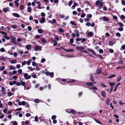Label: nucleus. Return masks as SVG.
Instances as JSON below:
<instances>
[{"instance_id":"nucleus-17","label":"nucleus","mask_w":125,"mask_h":125,"mask_svg":"<svg viewBox=\"0 0 125 125\" xmlns=\"http://www.w3.org/2000/svg\"><path fill=\"white\" fill-rule=\"evenodd\" d=\"M109 82V84L111 86H114L115 84V83L114 82Z\"/></svg>"},{"instance_id":"nucleus-31","label":"nucleus","mask_w":125,"mask_h":125,"mask_svg":"<svg viewBox=\"0 0 125 125\" xmlns=\"http://www.w3.org/2000/svg\"><path fill=\"white\" fill-rule=\"evenodd\" d=\"M75 81V80H70L68 81V82L70 83H72L74 82Z\"/></svg>"},{"instance_id":"nucleus-23","label":"nucleus","mask_w":125,"mask_h":125,"mask_svg":"<svg viewBox=\"0 0 125 125\" xmlns=\"http://www.w3.org/2000/svg\"><path fill=\"white\" fill-rule=\"evenodd\" d=\"M116 76V75L114 74H112L110 76H109L108 78H112L114 77H115Z\"/></svg>"},{"instance_id":"nucleus-3","label":"nucleus","mask_w":125,"mask_h":125,"mask_svg":"<svg viewBox=\"0 0 125 125\" xmlns=\"http://www.w3.org/2000/svg\"><path fill=\"white\" fill-rule=\"evenodd\" d=\"M76 49L78 51H81L82 50H84V48L83 47H76Z\"/></svg>"},{"instance_id":"nucleus-22","label":"nucleus","mask_w":125,"mask_h":125,"mask_svg":"<svg viewBox=\"0 0 125 125\" xmlns=\"http://www.w3.org/2000/svg\"><path fill=\"white\" fill-rule=\"evenodd\" d=\"M94 120L96 123H98L100 124H101V122L99 120L95 119H94Z\"/></svg>"},{"instance_id":"nucleus-2","label":"nucleus","mask_w":125,"mask_h":125,"mask_svg":"<svg viewBox=\"0 0 125 125\" xmlns=\"http://www.w3.org/2000/svg\"><path fill=\"white\" fill-rule=\"evenodd\" d=\"M42 47L39 45H35L34 48V50L35 51H38L39 50H41Z\"/></svg>"},{"instance_id":"nucleus-14","label":"nucleus","mask_w":125,"mask_h":125,"mask_svg":"<svg viewBox=\"0 0 125 125\" xmlns=\"http://www.w3.org/2000/svg\"><path fill=\"white\" fill-rule=\"evenodd\" d=\"M93 35V33L91 32H89L87 33V35L90 37L92 36Z\"/></svg>"},{"instance_id":"nucleus-1","label":"nucleus","mask_w":125,"mask_h":125,"mask_svg":"<svg viewBox=\"0 0 125 125\" xmlns=\"http://www.w3.org/2000/svg\"><path fill=\"white\" fill-rule=\"evenodd\" d=\"M23 76L26 80H28L31 78V76L30 75H29L27 73H23Z\"/></svg>"},{"instance_id":"nucleus-12","label":"nucleus","mask_w":125,"mask_h":125,"mask_svg":"<svg viewBox=\"0 0 125 125\" xmlns=\"http://www.w3.org/2000/svg\"><path fill=\"white\" fill-rule=\"evenodd\" d=\"M101 3H103L102 2H100L99 0L95 2L96 5H97L101 4Z\"/></svg>"},{"instance_id":"nucleus-48","label":"nucleus","mask_w":125,"mask_h":125,"mask_svg":"<svg viewBox=\"0 0 125 125\" xmlns=\"http://www.w3.org/2000/svg\"><path fill=\"white\" fill-rule=\"evenodd\" d=\"M71 112L72 113L74 114L76 113V111L74 110H72L71 111Z\"/></svg>"},{"instance_id":"nucleus-18","label":"nucleus","mask_w":125,"mask_h":125,"mask_svg":"<svg viewBox=\"0 0 125 125\" xmlns=\"http://www.w3.org/2000/svg\"><path fill=\"white\" fill-rule=\"evenodd\" d=\"M38 33H42L43 32V31L42 29H38Z\"/></svg>"},{"instance_id":"nucleus-41","label":"nucleus","mask_w":125,"mask_h":125,"mask_svg":"<svg viewBox=\"0 0 125 125\" xmlns=\"http://www.w3.org/2000/svg\"><path fill=\"white\" fill-rule=\"evenodd\" d=\"M115 35L116 36L119 37H120L121 35V34L119 32L116 33Z\"/></svg>"},{"instance_id":"nucleus-20","label":"nucleus","mask_w":125,"mask_h":125,"mask_svg":"<svg viewBox=\"0 0 125 125\" xmlns=\"http://www.w3.org/2000/svg\"><path fill=\"white\" fill-rule=\"evenodd\" d=\"M90 75V80L92 82H94V79L93 78V75L91 74Z\"/></svg>"},{"instance_id":"nucleus-61","label":"nucleus","mask_w":125,"mask_h":125,"mask_svg":"<svg viewBox=\"0 0 125 125\" xmlns=\"http://www.w3.org/2000/svg\"><path fill=\"white\" fill-rule=\"evenodd\" d=\"M121 48L123 50L125 49V45H122L121 47Z\"/></svg>"},{"instance_id":"nucleus-63","label":"nucleus","mask_w":125,"mask_h":125,"mask_svg":"<svg viewBox=\"0 0 125 125\" xmlns=\"http://www.w3.org/2000/svg\"><path fill=\"white\" fill-rule=\"evenodd\" d=\"M118 30L119 31H123V28L122 27L119 28H118Z\"/></svg>"},{"instance_id":"nucleus-56","label":"nucleus","mask_w":125,"mask_h":125,"mask_svg":"<svg viewBox=\"0 0 125 125\" xmlns=\"http://www.w3.org/2000/svg\"><path fill=\"white\" fill-rule=\"evenodd\" d=\"M84 20L86 21H89L90 19H89L87 17V18L84 19Z\"/></svg>"},{"instance_id":"nucleus-53","label":"nucleus","mask_w":125,"mask_h":125,"mask_svg":"<svg viewBox=\"0 0 125 125\" xmlns=\"http://www.w3.org/2000/svg\"><path fill=\"white\" fill-rule=\"evenodd\" d=\"M5 69V67L4 66H2L1 68H0V70L1 71H2V70H4V69Z\"/></svg>"},{"instance_id":"nucleus-13","label":"nucleus","mask_w":125,"mask_h":125,"mask_svg":"<svg viewBox=\"0 0 125 125\" xmlns=\"http://www.w3.org/2000/svg\"><path fill=\"white\" fill-rule=\"evenodd\" d=\"M101 94L102 96L104 97H105L106 94L105 92L104 91H102L101 92Z\"/></svg>"},{"instance_id":"nucleus-24","label":"nucleus","mask_w":125,"mask_h":125,"mask_svg":"<svg viewBox=\"0 0 125 125\" xmlns=\"http://www.w3.org/2000/svg\"><path fill=\"white\" fill-rule=\"evenodd\" d=\"M15 67H13L11 65H10V70H12V69L15 70Z\"/></svg>"},{"instance_id":"nucleus-44","label":"nucleus","mask_w":125,"mask_h":125,"mask_svg":"<svg viewBox=\"0 0 125 125\" xmlns=\"http://www.w3.org/2000/svg\"><path fill=\"white\" fill-rule=\"evenodd\" d=\"M8 95L9 96H10L12 95V94L10 92H9L7 93Z\"/></svg>"},{"instance_id":"nucleus-28","label":"nucleus","mask_w":125,"mask_h":125,"mask_svg":"<svg viewBox=\"0 0 125 125\" xmlns=\"http://www.w3.org/2000/svg\"><path fill=\"white\" fill-rule=\"evenodd\" d=\"M78 5V4L76 3H74L73 4V5L72 6V7H73V9L75 8V7L76 6Z\"/></svg>"},{"instance_id":"nucleus-47","label":"nucleus","mask_w":125,"mask_h":125,"mask_svg":"<svg viewBox=\"0 0 125 125\" xmlns=\"http://www.w3.org/2000/svg\"><path fill=\"white\" fill-rule=\"evenodd\" d=\"M20 9L21 10H22L24 9V7L23 5H21L20 7Z\"/></svg>"},{"instance_id":"nucleus-35","label":"nucleus","mask_w":125,"mask_h":125,"mask_svg":"<svg viewBox=\"0 0 125 125\" xmlns=\"http://www.w3.org/2000/svg\"><path fill=\"white\" fill-rule=\"evenodd\" d=\"M34 101L35 103H38L39 102V99H35Z\"/></svg>"},{"instance_id":"nucleus-58","label":"nucleus","mask_w":125,"mask_h":125,"mask_svg":"<svg viewBox=\"0 0 125 125\" xmlns=\"http://www.w3.org/2000/svg\"><path fill=\"white\" fill-rule=\"evenodd\" d=\"M26 63V62L25 61H24L22 62V65H24Z\"/></svg>"},{"instance_id":"nucleus-39","label":"nucleus","mask_w":125,"mask_h":125,"mask_svg":"<svg viewBox=\"0 0 125 125\" xmlns=\"http://www.w3.org/2000/svg\"><path fill=\"white\" fill-rule=\"evenodd\" d=\"M56 117L57 116L56 115H52V120H54L56 118Z\"/></svg>"},{"instance_id":"nucleus-50","label":"nucleus","mask_w":125,"mask_h":125,"mask_svg":"<svg viewBox=\"0 0 125 125\" xmlns=\"http://www.w3.org/2000/svg\"><path fill=\"white\" fill-rule=\"evenodd\" d=\"M92 15L90 14H89L87 16V17L88 18H91L92 17Z\"/></svg>"},{"instance_id":"nucleus-43","label":"nucleus","mask_w":125,"mask_h":125,"mask_svg":"<svg viewBox=\"0 0 125 125\" xmlns=\"http://www.w3.org/2000/svg\"><path fill=\"white\" fill-rule=\"evenodd\" d=\"M28 68L31 71H33V69L31 67H28Z\"/></svg>"},{"instance_id":"nucleus-52","label":"nucleus","mask_w":125,"mask_h":125,"mask_svg":"<svg viewBox=\"0 0 125 125\" xmlns=\"http://www.w3.org/2000/svg\"><path fill=\"white\" fill-rule=\"evenodd\" d=\"M85 15V13H83L81 15V17L82 18L84 17Z\"/></svg>"},{"instance_id":"nucleus-11","label":"nucleus","mask_w":125,"mask_h":125,"mask_svg":"<svg viewBox=\"0 0 125 125\" xmlns=\"http://www.w3.org/2000/svg\"><path fill=\"white\" fill-rule=\"evenodd\" d=\"M96 73L97 74H99L101 72V70L100 68L97 69L96 71Z\"/></svg>"},{"instance_id":"nucleus-51","label":"nucleus","mask_w":125,"mask_h":125,"mask_svg":"<svg viewBox=\"0 0 125 125\" xmlns=\"http://www.w3.org/2000/svg\"><path fill=\"white\" fill-rule=\"evenodd\" d=\"M14 2L15 3V4L16 5V6L17 7H18L19 5V4L18 3V2H17L16 1H14Z\"/></svg>"},{"instance_id":"nucleus-42","label":"nucleus","mask_w":125,"mask_h":125,"mask_svg":"<svg viewBox=\"0 0 125 125\" xmlns=\"http://www.w3.org/2000/svg\"><path fill=\"white\" fill-rule=\"evenodd\" d=\"M53 73L52 72L51 73H50L49 75L51 77H52L53 76Z\"/></svg>"},{"instance_id":"nucleus-4","label":"nucleus","mask_w":125,"mask_h":125,"mask_svg":"<svg viewBox=\"0 0 125 125\" xmlns=\"http://www.w3.org/2000/svg\"><path fill=\"white\" fill-rule=\"evenodd\" d=\"M111 100L110 99L107 98L106 100V103L107 105H108L109 104Z\"/></svg>"},{"instance_id":"nucleus-32","label":"nucleus","mask_w":125,"mask_h":125,"mask_svg":"<svg viewBox=\"0 0 125 125\" xmlns=\"http://www.w3.org/2000/svg\"><path fill=\"white\" fill-rule=\"evenodd\" d=\"M86 41V39L85 38H81V41L82 43H83Z\"/></svg>"},{"instance_id":"nucleus-9","label":"nucleus","mask_w":125,"mask_h":125,"mask_svg":"<svg viewBox=\"0 0 125 125\" xmlns=\"http://www.w3.org/2000/svg\"><path fill=\"white\" fill-rule=\"evenodd\" d=\"M32 60L31 59H30L28 60V61L27 62L26 64L28 65H30L31 64V62Z\"/></svg>"},{"instance_id":"nucleus-8","label":"nucleus","mask_w":125,"mask_h":125,"mask_svg":"<svg viewBox=\"0 0 125 125\" xmlns=\"http://www.w3.org/2000/svg\"><path fill=\"white\" fill-rule=\"evenodd\" d=\"M45 20L44 18H42L41 20H40V22L41 23H43L45 21Z\"/></svg>"},{"instance_id":"nucleus-19","label":"nucleus","mask_w":125,"mask_h":125,"mask_svg":"<svg viewBox=\"0 0 125 125\" xmlns=\"http://www.w3.org/2000/svg\"><path fill=\"white\" fill-rule=\"evenodd\" d=\"M17 62V61L16 60H11L10 61V62L12 63H16Z\"/></svg>"},{"instance_id":"nucleus-7","label":"nucleus","mask_w":125,"mask_h":125,"mask_svg":"<svg viewBox=\"0 0 125 125\" xmlns=\"http://www.w3.org/2000/svg\"><path fill=\"white\" fill-rule=\"evenodd\" d=\"M9 9L8 7L7 8H4L3 9V11L4 12H6L9 11Z\"/></svg>"},{"instance_id":"nucleus-6","label":"nucleus","mask_w":125,"mask_h":125,"mask_svg":"<svg viewBox=\"0 0 125 125\" xmlns=\"http://www.w3.org/2000/svg\"><path fill=\"white\" fill-rule=\"evenodd\" d=\"M31 45L28 44L26 46V48L28 50H30L31 49Z\"/></svg>"},{"instance_id":"nucleus-33","label":"nucleus","mask_w":125,"mask_h":125,"mask_svg":"<svg viewBox=\"0 0 125 125\" xmlns=\"http://www.w3.org/2000/svg\"><path fill=\"white\" fill-rule=\"evenodd\" d=\"M117 24L119 25L121 27H122L123 26V24L120 22H118L117 23Z\"/></svg>"},{"instance_id":"nucleus-38","label":"nucleus","mask_w":125,"mask_h":125,"mask_svg":"<svg viewBox=\"0 0 125 125\" xmlns=\"http://www.w3.org/2000/svg\"><path fill=\"white\" fill-rule=\"evenodd\" d=\"M7 40H8L10 38L9 37L7 36V35L4 36H3Z\"/></svg>"},{"instance_id":"nucleus-59","label":"nucleus","mask_w":125,"mask_h":125,"mask_svg":"<svg viewBox=\"0 0 125 125\" xmlns=\"http://www.w3.org/2000/svg\"><path fill=\"white\" fill-rule=\"evenodd\" d=\"M16 67L17 69H19L21 67V65L19 64H17L16 65Z\"/></svg>"},{"instance_id":"nucleus-49","label":"nucleus","mask_w":125,"mask_h":125,"mask_svg":"<svg viewBox=\"0 0 125 125\" xmlns=\"http://www.w3.org/2000/svg\"><path fill=\"white\" fill-rule=\"evenodd\" d=\"M73 14L74 15H76L77 14V12L75 11H73Z\"/></svg>"},{"instance_id":"nucleus-15","label":"nucleus","mask_w":125,"mask_h":125,"mask_svg":"<svg viewBox=\"0 0 125 125\" xmlns=\"http://www.w3.org/2000/svg\"><path fill=\"white\" fill-rule=\"evenodd\" d=\"M37 4H38V6L37 7L39 9H41V8L40 7V6L41 5V4L39 1H37Z\"/></svg>"},{"instance_id":"nucleus-30","label":"nucleus","mask_w":125,"mask_h":125,"mask_svg":"<svg viewBox=\"0 0 125 125\" xmlns=\"http://www.w3.org/2000/svg\"><path fill=\"white\" fill-rule=\"evenodd\" d=\"M18 72L19 73L21 74L22 72V70L21 69H19L18 70Z\"/></svg>"},{"instance_id":"nucleus-45","label":"nucleus","mask_w":125,"mask_h":125,"mask_svg":"<svg viewBox=\"0 0 125 125\" xmlns=\"http://www.w3.org/2000/svg\"><path fill=\"white\" fill-rule=\"evenodd\" d=\"M53 42H54V43L53 44V45L56 46L57 44V43L56 41H53Z\"/></svg>"},{"instance_id":"nucleus-34","label":"nucleus","mask_w":125,"mask_h":125,"mask_svg":"<svg viewBox=\"0 0 125 125\" xmlns=\"http://www.w3.org/2000/svg\"><path fill=\"white\" fill-rule=\"evenodd\" d=\"M0 51L2 52H5V50L4 48H2L0 49Z\"/></svg>"},{"instance_id":"nucleus-62","label":"nucleus","mask_w":125,"mask_h":125,"mask_svg":"<svg viewBox=\"0 0 125 125\" xmlns=\"http://www.w3.org/2000/svg\"><path fill=\"white\" fill-rule=\"evenodd\" d=\"M122 5H125V1L123 0H122Z\"/></svg>"},{"instance_id":"nucleus-10","label":"nucleus","mask_w":125,"mask_h":125,"mask_svg":"<svg viewBox=\"0 0 125 125\" xmlns=\"http://www.w3.org/2000/svg\"><path fill=\"white\" fill-rule=\"evenodd\" d=\"M12 15L15 17H20V16L17 13H13L12 14Z\"/></svg>"},{"instance_id":"nucleus-26","label":"nucleus","mask_w":125,"mask_h":125,"mask_svg":"<svg viewBox=\"0 0 125 125\" xmlns=\"http://www.w3.org/2000/svg\"><path fill=\"white\" fill-rule=\"evenodd\" d=\"M41 41L43 43H45L47 42V41L44 38H42L41 39Z\"/></svg>"},{"instance_id":"nucleus-21","label":"nucleus","mask_w":125,"mask_h":125,"mask_svg":"<svg viewBox=\"0 0 125 125\" xmlns=\"http://www.w3.org/2000/svg\"><path fill=\"white\" fill-rule=\"evenodd\" d=\"M86 84L88 85V86H91L93 84V83L91 82H87L86 83Z\"/></svg>"},{"instance_id":"nucleus-27","label":"nucleus","mask_w":125,"mask_h":125,"mask_svg":"<svg viewBox=\"0 0 125 125\" xmlns=\"http://www.w3.org/2000/svg\"><path fill=\"white\" fill-rule=\"evenodd\" d=\"M31 10V8L29 7L27 8V11L29 12H30Z\"/></svg>"},{"instance_id":"nucleus-25","label":"nucleus","mask_w":125,"mask_h":125,"mask_svg":"<svg viewBox=\"0 0 125 125\" xmlns=\"http://www.w3.org/2000/svg\"><path fill=\"white\" fill-rule=\"evenodd\" d=\"M114 43H115L113 41H110L109 42V45H112Z\"/></svg>"},{"instance_id":"nucleus-60","label":"nucleus","mask_w":125,"mask_h":125,"mask_svg":"<svg viewBox=\"0 0 125 125\" xmlns=\"http://www.w3.org/2000/svg\"><path fill=\"white\" fill-rule=\"evenodd\" d=\"M70 23L72 25H76L75 23L74 22H73V21H71L70 22Z\"/></svg>"},{"instance_id":"nucleus-5","label":"nucleus","mask_w":125,"mask_h":125,"mask_svg":"<svg viewBox=\"0 0 125 125\" xmlns=\"http://www.w3.org/2000/svg\"><path fill=\"white\" fill-rule=\"evenodd\" d=\"M102 18L103 19V21H109V18L108 17H107L106 16H105L103 17Z\"/></svg>"},{"instance_id":"nucleus-36","label":"nucleus","mask_w":125,"mask_h":125,"mask_svg":"<svg viewBox=\"0 0 125 125\" xmlns=\"http://www.w3.org/2000/svg\"><path fill=\"white\" fill-rule=\"evenodd\" d=\"M125 18V16L124 15H122L120 16V18L122 19H124Z\"/></svg>"},{"instance_id":"nucleus-64","label":"nucleus","mask_w":125,"mask_h":125,"mask_svg":"<svg viewBox=\"0 0 125 125\" xmlns=\"http://www.w3.org/2000/svg\"><path fill=\"white\" fill-rule=\"evenodd\" d=\"M18 125V123H17V122L16 121H14L13 123V125Z\"/></svg>"},{"instance_id":"nucleus-57","label":"nucleus","mask_w":125,"mask_h":125,"mask_svg":"<svg viewBox=\"0 0 125 125\" xmlns=\"http://www.w3.org/2000/svg\"><path fill=\"white\" fill-rule=\"evenodd\" d=\"M90 24H91L90 23H89L88 22H87L86 24V25L87 26H89L90 25Z\"/></svg>"},{"instance_id":"nucleus-37","label":"nucleus","mask_w":125,"mask_h":125,"mask_svg":"<svg viewBox=\"0 0 125 125\" xmlns=\"http://www.w3.org/2000/svg\"><path fill=\"white\" fill-rule=\"evenodd\" d=\"M58 31L60 32H63L64 31L63 30L62 28H59Z\"/></svg>"},{"instance_id":"nucleus-55","label":"nucleus","mask_w":125,"mask_h":125,"mask_svg":"<svg viewBox=\"0 0 125 125\" xmlns=\"http://www.w3.org/2000/svg\"><path fill=\"white\" fill-rule=\"evenodd\" d=\"M72 3V1H69L68 3V5L69 6H70L71 5Z\"/></svg>"},{"instance_id":"nucleus-16","label":"nucleus","mask_w":125,"mask_h":125,"mask_svg":"<svg viewBox=\"0 0 125 125\" xmlns=\"http://www.w3.org/2000/svg\"><path fill=\"white\" fill-rule=\"evenodd\" d=\"M0 33L4 35V36L7 35V33L3 31H0Z\"/></svg>"},{"instance_id":"nucleus-54","label":"nucleus","mask_w":125,"mask_h":125,"mask_svg":"<svg viewBox=\"0 0 125 125\" xmlns=\"http://www.w3.org/2000/svg\"><path fill=\"white\" fill-rule=\"evenodd\" d=\"M8 53L10 55H12L13 54V53L12 52L10 51H9L8 52Z\"/></svg>"},{"instance_id":"nucleus-40","label":"nucleus","mask_w":125,"mask_h":125,"mask_svg":"<svg viewBox=\"0 0 125 125\" xmlns=\"http://www.w3.org/2000/svg\"><path fill=\"white\" fill-rule=\"evenodd\" d=\"M38 119L37 116H36L35 117L34 120L36 122H37L38 121Z\"/></svg>"},{"instance_id":"nucleus-46","label":"nucleus","mask_w":125,"mask_h":125,"mask_svg":"<svg viewBox=\"0 0 125 125\" xmlns=\"http://www.w3.org/2000/svg\"><path fill=\"white\" fill-rule=\"evenodd\" d=\"M109 52L111 53H113L114 52V50L112 49H109Z\"/></svg>"},{"instance_id":"nucleus-29","label":"nucleus","mask_w":125,"mask_h":125,"mask_svg":"<svg viewBox=\"0 0 125 125\" xmlns=\"http://www.w3.org/2000/svg\"><path fill=\"white\" fill-rule=\"evenodd\" d=\"M12 28L15 29L16 28H17L18 27H17V25H12Z\"/></svg>"}]
</instances>
